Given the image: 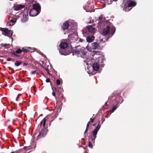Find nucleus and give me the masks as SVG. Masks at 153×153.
<instances>
[{
    "mask_svg": "<svg viewBox=\"0 0 153 153\" xmlns=\"http://www.w3.org/2000/svg\"><path fill=\"white\" fill-rule=\"evenodd\" d=\"M33 88L34 90L35 89V87L33 86Z\"/></svg>",
    "mask_w": 153,
    "mask_h": 153,
    "instance_id": "nucleus-46",
    "label": "nucleus"
},
{
    "mask_svg": "<svg viewBox=\"0 0 153 153\" xmlns=\"http://www.w3.org/2000/svg\"><path fill=\"white\" fill-rule=\"evenodd\" d=\"M11 53L13 54V53H16L14 51H13V52L11 51Z\"/></svg>",
    "mask_w": 153,
    "mask_h": 153,
    "instance_id": "nucleus-41",
    "label": "nucleus"
},
{
    "mask_svg": "<svg viewBox=\"0 0 153 153\" xmlns=\"http://www.w3.org/2000/svg\"><path fill=\"white\" fill-rule=\"evenodd\" d=\"M27 63H23V65H27Z\"/></svg>",
    "mask_w": 153,
    "mask_h": 153,
    "instance_id": "nucleus-43",
    "label": "nucleus"
},
{
    "mask_svg": "<svg viewBox=\"0 0 153 153\" xmlns=\"http://www.w3.org/2000/svg\"><path fill=\"white\" fill-rule=\"evenodd\" d=\"M73 52L75 55L83 58L85 57L87 53L85 50L83 48L75 49L73 50Z\"/></svg>",
    "mask_w": 153,
    "mask_h": 153,
    "instance_id": "nucleus-6",
    "label": "nucleus"
},
{
    "mask_svg": "<svg viewBox=\"0 0 153 153\" xmlns=\"http://www.w3.org/2000/svg\"><path fill=\"white\" fill-rule=\"evenodd\" d=\"M55 91L56 92L57 94H60L61 93V91H62L63 90L62 88L61 89V87H60L59 89H57L56 87H55Z\"/></svg>",
    "mask_w": 153,
    "mask_h": 153,
    "instance_id": "nucleus-20",
    "label": "nucleus"
},
{
    "mask_svg": "<svg viewBox=\"0 0 153 153\" xmlns=\"http://www.w3.org/2000/svg\"><path fill=\"white\" fill-rule=\"evenodd\" d=\"M48 130L45 128H42L40 131L39 134L36 137V139L39 140L41 138L45 137L47 134Z\"/></svg>",
    "mask_w": 153,
    "mask_h": 153,
    "instance_id": "nucleus-10",
    "label": "nucleus"
},
{
    "mask_svg": "<svg viewBox=\"0 0 153 153\" xmlns=\"http://www.w3.org/2000/svg\"><path fill=\"white\" fill-rule=\"evenodd\" d=\"M20 95H19V96L17 97L16 98V101H17L18 100V97H19Z\"/></svg>",
    "mask_w": 153,
    "mask_h": 153,
    "instance_id": "nucleus-39",
    "label": "nucleus"
},
{
    "mask_svg": "<svg viewBox=\"0 0 153 153\" xmlns=\"http://www.w3.org/2000/svg\"><path fill=\"white\" fill-rule=\"evenodd\" d=\"M12 60V58H8L7 59V60L8 61H10Z\"/></svg>",
    "mask_w": 153,
    "mask_h": 153,
    "instance_id": "nucleus-34",
    "label": "nucleus"
},
{
    "mask_svg": "<svg viewBox=\"0 0 153 153\" xmlns=\"http://www.w3.org/2000/svg\"><path fill=\"white\" fill-rule=\"evenodd\" d=\"M1 45H3V46L4 47H6V46H7V45H9V44H3V43H2L1 44Z\"/></svg>",
    "mask_w": 153,
    "mask_h": 153,
    "instance_id": "nucleus-31",
    "label": "nucleus"
},
{
    "mask_svg": "<svg viewBox=\"0 0 153 153\" xmlns=\"http://www.w3.org/2000/svg\"><path fill=\"white\" fill-rule=\"evenodd\" d=\"M115 31V28L113 26H107L103 29V34L105 35L108 34L109 37L112 36Z\"/></svg>",
    "mask_w": 153,
    "mask_h": 153,
    "instance_id": "nucleus-3",
    "label": "nucleus"
},
{
    "mask_svg": "<svg viewBox=\"0 0 153 153\" xmlns=\"http://www.w3.org/2000/svg\"><path fill=\"white\" fill-rule=\"evenodd\" d=\"M9 69L11 70L12 71H13V69L12 68H11L10 67H9Z\"/></svg>",
    "mask_w": 153,
    "mask_h": 153,
    "instance_id": "nucleus-40",
    "label": "nucleus"
},
{
    "mask_svg": "<svg viewBox=\"0 0 153 153\" xmlns=\"http://www.w3.org/2000/svg\"><path fill=\"white\" fill-rule=\"evenodd\" d=\"M30 74L32 75H33V74H38V73L37 71H31Z\"/></svg>",
    "mask_w": 153,
    "mask_h": 153,
    "instance_id": "nucleus-27",
    "label": "nucleus"
},
{
    "mask_svg": "<svg viewBox=\"0 0 153 153\" xmlns=\"http://www.w3.org/2000/svg\"><path fill=\"white\" fill-rule=\"evenodd\" d=\"M88 146L91 148V149H92L93 148V146L92 144L91 143L90 141H89L88 143Z\"/></svg>",
    "mask_w": 153,
    "mask_h": 153,
    "instance_id": "nucleus-26",
    "label": "nucleus"
},
{
    "mask_svg": "<svg viewBox=\"0 0 153 153\" xmlns=\"http://www.w3.org/2000/svg\"><path fill=\"white\" fill-rule=\"evenodd\" d=\"M22 63V62L20 61H17L15 63V65L17 66H18Z\"/></svg>",
    "mask_w": 153,
    "mask_h": 153,
    "instance_id": "nucleus-22",
    "label": "nucleus"
},
{
    "mask_svg": "<svg viewBox=\"0 0 153 153\" xmlns=\"http://www.w3.org/2000/svg\"><path fill=\"white\" fill-rule=\"evenodd\" d=\"M103 60L102 56H100L96 58L93 64L92 67L94 70L97 71L100 68V65L103 62Z\"/></svg>",
    "mask_w": 153,
    "mask_h": 153,
    "instance_id": "nucleus-5",
    "label": "nucleus"
},
{
    "mask_svg": "<svg viewBox=\"0 0 153 153\" xmlns=\"http://www.w3.org/2000/svg\"><path fill=\"white\" fill-rule=\"evenodd\" d=\"M56 83L57 85H59L61 83V82L60 80L59 79H57L56 81Z\"/></svg>",
    "mask_w": 153,
    "mask_h": 153,
    "instance_id": "nucleus-29",
    "label": "nucleus"
},
{
    "mask_svg": "<svg viewBox=\"0 0 153 153\" xmlns=\"http://www.w3.org/2000/svg\"><path fill=\"white\" fill-rule=\"evenodd\" d=\"M15 152H11L10 153H15Z\"/></svg>",
    "mask_w": 153,
    "mask_h": 153,
    "instance_id": "nucleus-47",
    "label": "nucleus"
},
{
    "mask_svg": "<svg viewBox=\"0 0 153 153\" xmlns=\"http://www.w3.org/2000/svg\"><path fill=\"white\" fill-rule=\"evenodd\" d=\"M96 123H94L93 125V126H94L96 125Z\"/></svg>",
    "mask_w": 153,
    "mask_h": 153,
    "instance_id": "nucleus-45",
    "label": "nucleus"
},
{
    "mask_svg": "<svg viewBox=\"0 0 153 153\" xmlns=\"http://www.w3.org/2000/svg\"><path fill=\"white\" fill-rule=\"evenodd\" d=\"M22 52H23L25 53H27L29 51L27 49H24V48H22Z\"/></svg>",
    "mask_w": 153,
    "mask_h": 153,
    "instance_id": "nucleus-28",
    "label": "nucleus"
},
{
    "mask_svg": "<svg viewBox=\"0 0 153 153\" xmlns=\"http://www.w3.org/2000/svg\"><path fill=\"white\" fill-rule=\"evenodd\" d=\"M88 128L89 127H87V126H86V128L84 133V135H85L87 133Z\"/></svg>",
    "mask_w": 153,
    "mask_h": 153,
    "instance_id": "nucleus-30",
    "label": "nucleus"
},
{
    "mask_svg": "<svg viewBox=\"0 0 153 153\" xmlns=\"http://www.w3.org/2000/svg\"><path fill=\"white\" fill-rule=\"evenodd\" d=\"M27 146H25L24 147L23 149H27Z\"/></svg>",
    "mask_w": 153,
    "mask_h": 153,
    "instance_id": "nucleus-42",
    "label": "nucleus"
},
{
    "mask_svg": "<svg viewBox=\"0 0 153 153\" xmlns=\"http://www.w3.org/2000/svg\"><path fill=\"white\" fill-rule=\"evenodd\" d=\"M94 39V37L93 36H88L86 38V40L88 42L90 43L93 41Z\"/></svg>",
    "mask_w": 153,
    "mask_h": 153,
    "instance_id": "nucleus-18",
    "label": "nucleus"
},
{
    "mask_svg": "<svg viewBox=\"0 0 153 153\" xmlns=\"http://www.w3.org/2000/svg\"><path fill=\"white\" fill-rule=\"evenodd\" d=\"M95 60L93 59H92L91 57H88L86 59V60H85L84 61L85 62H86V64L87 65H89L93 64V63L94 62Z\"/></svg>",
    "mask_w": 153,
    "mask_h": 153,
    "instance_id": "nucleus-11",
    "label": "nucleus"
},
{
    "mask_svg": "<svg viewBox=\"0 0 153 153\" xmlns=\"http://www.w3.org/2000/svg\"><path fill=\"white\" fill-rule=\"evenodd\" d=\"M136 5V2L134 0H123L121 6L124 11H128Z\"/></svg>",
    "mask_w": 153,
    "mask_h": 153,
    "instance_id": "nucleus-1",
    "label": "nucleus"
},
{
    "mask_svg": "<svg viewBox=\"0 0 153 153\" xmlns=\"http://www.w3.org/2000/svg\"><path fill=\"white\" fill-rule=\"evenodd\" d=\"M83 41V40L81 39H80L79 40V41L80 42H82V41Z\"/></svg>",
    "mask_w": 153,
    "mask_h": 153,
    "instance_id": "nucleus-38",
    "label": "nucleus"
},
{
    "mask_svg": "<svg viewBox=\"0 0 153 153\" xmlns=\"http://www.w3.org/2000/svg\"><path fill=\"white\" fill-rule=\"evenodd\" d=\"M33 9L37 10L40 13L41 11V7L40 5L37 4H35L33 5Z\"/></svg>",
    "mask_w": 153,
    "mask_h": 153,
    "instance_id": "nucleus-15",
    "label": "nucleus"
},
{
    "mask_svg": "<svg viewBox=\"0 0 153 153\" xmlns=\"http://www.w3.org/2000/svg\"><path fill=\"white\" fill-rule=\"evenodd\" d=\"M101 120H102L101 123H100V122L99 121L98 122L97 126L94 129L92 133V136L91 137V139L93 143H94L95 142V140L96 138V135L97 134L98 131L99 130L101 124H102L103 122L105 121V118L102 117L101 118Z\"/></svg>",
    "mask_w": 153,
    "mask_h": 153,
    "instance_id": "nucleus-4",
    "label": "nucleus"
},
{
    "mask_svg": "<svg viewBox=\"0 0 153 153\" xmlns=\"http://www.w3.org/2000/svg\"><path fill=\"white\" fill-rule=\"evenodd\" d=\"M28 18L27 13H23V16L21 18V21L22 22H25L27 21Z\"/></svg>",
    "mask_w": 153,
    "mask_h": 153,
    "instance_id": "nucleus-16",
    "label": "nucleus"
},
{
    "mask_svg": "<svg viewBox=\"0 0 153 153\" xmlns=\"http://www.w3.org/2000/svg\"><path fill=\"white\" fill-rule=\"evenodd\" d=\"M1 70V68H0V70Z\"/></svg>",
    "mask_w": 153,
    "mask_h": 153,
    "instance_id": "nucleus-49",
    "label": "nucleus"
},
{
    "mask_svg": "<svg viewBox=\"0 0 153 153\" xmlns=\"http://www.w3.org/2000/svg\"><path fill=\"white\" fill-rule=\"evenodd\" d=\"M25 7V5L24 4H17L14 6V10L16 11H18L24 8Z\"/></svg>",
    "mask_w": 153,
    "mask_h": 153,
    "instance_id": "nucleus-12",
    "label": "nucleus"
},
{
    "mask_svg": "<svg viewBox=\"0 0 153 153\" xmlns=\"http://www.w3.org/2000/svg\"><path fill=\"white\" fill-rule=\"evenodd\" d=\"M39 13V11L35 10L32 9L29 12L30 15L32 16H36Z\"/></svg>",
    "mask_w": 153,
    "mask_h": 153,
    "instance_id": "nucleus-14",
    "label": "nucleus"
},
{
    "mask_svg": "<svg viewBox=\"0 0 153 153\" xmlns=\"http://www.w3.org/2000/svg\"><path fill=\"white\" fill-rule=\"evenodd\" d=\"M6 28H1V29H0V30H1L2 31H4V29H5Z\"/></svg>",
    "mask_w": 153,
    "mask_h": 153,
    "instance_id": "nucleus-37",
    "label": "nucleus"
},
{
    "mask_svg": "<svg viewBox=\"0 0 153 153\" xmlns=\"http://www.w3.org/2000/svg\"><path fill=\"white\" fill-rule=\"evenodd\" d=\"M117 0H113L114 1H117Z\"/></svg>",
    "mask_w": 153,
    "mask_h": 153,
    "instance_id": "nucleus-48",
    "label": "nucleus"
},
{
    "mask_svg": "<svg viewBox=\"0 0 153 153\" xmlns=\"http://www.w3.org/2000/svg\"><path fill=\"white\" fill-rule=\"evenodd\" d=\"M95 31V29L91 25H89L82 31V33L84 36L87 37L90 33H94Z\"/></svg>",
    "mask_w": 153,
    "mask_h": 153,
    "instance_id": "nucleus-8",
    "label": "nucleus"
},
{
    "mask_svg": "<svg viewBox=\"0 0 153 153\" xmlns=\"http://www.w3.org/2000/svg\"><path fill=\"white\" fill-rule=\"evenodd\" d=\"M69 26V24L68 22H66L63 24L62 27L63 30H65L68 28Z\"/></svg>",
    "mask_w": 153,
    "mask_h": 153,
    "instance_id": "nucleus-17",
    "label": "nucleus"
},
{
    "mask_svg": "<svg viewBox=\"0 0 153 153\" xmlns=\"http://www.w3.org/2000/svg\"><path fill=\"white\" fill-rule=\"evenodd\" d=\"M22 52V50L20 48H18L16 51V53L17 54H19Z\"/></svg>",
    "mask_w": 153,
    "mask_h": 153,
    "instance_id": "nucleus-25",
    "label": "nucleus"
},
{
    "mask_svg": "<svg viewBox=\"0 0 153 153\" xmlns=\"http://www.w3.org/2000/svg\"><path fill=\"white\" fill-rule=\"evenodd\" d=\"M46 82H50V79L49 78L47 79L46 80Z\"/></svg>",
    "mask_w": 153,
    "mask_h": 153,
    "instance_id": "nucleus-32",
    "label": "nucleus"
},
{
    "mask_svg": "<svg viewBox=\"0 0 153 153\" xmlns=\"http://www.w3.org/2000/svg\"><path fill=\"white\" fill-rule=\"evenodd\" d=\"M46 121V119L45 118H44L42 120V124L43 126V128H45V123Z\"/></svg>",
    "mask_w": 153,
    "mask_h": 153,
    "instance_id": "nucleus-24",
    "label": "nucleus"
},
{
    "mask_svg": "<svg viewBox=\"0 0 153 153\" xmlns=\"http://www.w3.org/2000/svg\"><path fill=\"white\" fill-rule=\"evenodd\" d=\"M92 47L93 49L101 50L103 47V43L100 41L94 42L92 44Z\"/></svg>",
    "mask_w": 153,
    "mask_h": 153,
    "instance_id": "nucleus-9",
    "label": "nucleus"
},
{
    "mask_svg": "<svg viewBox=\"0 0 153 153\" xmlns=\"http://www.w3.org/2000/svg\"><path fill=\"white\" fill-rule=\"evenodd\" d=\"M4 32L5 34V35L8 36H11L13 35V31L11 30H9L7 28L4 29Z\"/></svg>",
    "mask_w": 153,
    "mask_h": 153,
    "instance_id": "nucleus-13",
    "label": "nucleus"
},
{
    "mask_svg": "<svg viewBox=\"0 0 153 153\" xmlns=\"http://www.w3.org/2000/svg\"><path fill=\"white\" fill-rule=\"evenodd\" d=\"M112 95L111 96V97H110L108 99V102H106L104 105V106H108L110 104H111V103H110V102L109 101L111 100V101H113V100H114V98H112Z\"/></svg>",
    "mask_w": 153,
    "mask_h": 153,
    "instance_id": "nucleus-19",
    "label": "nucleus"
},
{
    "mask_svg": "<svg viewBox=\"0 0 153 153\" xmlns=\"http://www.w3.org/2000/svg\"><path fill=\"white\" fill-rule=\"evenodd\" d=\"M42 120L40 123V127H41L42 126Z\"/></svg>",
    "mask_w": 153,
    "mask_h": 153,
    "instance_id": "nucleus-36",
    "label": "nucleus"
},
{
    "mask_svg": "<svg viewBox=\"0 0 153 153\" xmlns=\"http://www.w3.org/2000/svg\"><path fill=\"white\" fill-rule=\"evenodd\" d=\"M112 98H114V101H112L111 104L113 105L111 112V113L113 112L118 107L120 101V100L121 99V97L119 94L117 93L116 91H114L112 94Z\"/></svg>",
    "mask_w": 153,
    "mask_h": 153,
    "instance_id": "nucleus-2",
    "label": "nucleus"
},
{
    "mask_svg": "<svg viewBox=\"0 0 153 153\" xmlns=\"http://www.w3.org/2000/svg\"><path fill=\"white\" fill-rule=\"evenodd\" d=\"M68 44L66 42H62L61 43L60 45V46L61 49H59V52L62 55H69L70 53V52L69 51H66V50H62V49H65L66 48L68 47Z\"/></svg>",
    "mask_w": 153,
    "mask_h": 153,
    "instance_id": "nucleus-7",
    "label": "nucleus"
},
{
    "mask_svg": "<svg viewBox=\"0 0 153 153\" xmlns=\"http://www.w3.org/2000/svg\"><path fill=\"white\" fill-rule=\"evenodd\" d=\"M52 95L53 96L55 97L56 96V93L54 92H53L52 93Z\"/></svg>",
    "mask_w": 153,
    "mask_h": 153,
    "instance_id": "nucleus-33",
    "label": "nucleus"
},
{
    "mask_svg": "<svg viewBox=\"0 0 153 153\" xmlns=\"http://www.w3.org/2000/svg\"><path fill=\"white\" fill-rule=\"evenodd\" d=\"M9 20L10 21V22L12 23H15L16 22V18H11V19H10L9 18Z\"/></svg>",
    "mask_w": 153,
    "mask_h": 153,
    "instance_id": "nucleus-23",
    "label": "nucleus"
},
{
    "mask_svg": "<svg viewBox=\"0 0 153 153\" xmlns=\"http://www.w3.org/2000/svg\"><path fill=\"white\" fill-rule=\"evenodd\" d=\"M13 55L15 56H17V57H19V56L17 54V53H13Z\"/></svg>",
    "mask_w": 153,
    "mask_h": 153,
    "instance_id": "nucleus-35",
    "label": "nucleus"
},
{
    "mask_svg": "<svg viewBox=\"0 0 153 153\" xmlns=\"http://www.w3.org/2000/svg\"><path fill=\"white\" fill-rule=\"evenodd\" d=\"M47 72L49 74V70L48 69L47 70Z\"/></svg>",
    "mask_w": 153,
    "mask_h": 153,
    "instance_id": "nucleus-44",
    "label": "nucleus"
},
{
    "mask_svg": "<svg viewBox=\"0 0 153 153\" xmlns=\"http://www.w3.org/2000/svg\"><path fill=\"white\" fill-rule=\"evenodd\" d=\"M94 121V119H92L91 118L90 119V120L88 122V123L86 126L88 127H89V126L91 125Z\"/></svg>",
    "mask_w": 153,
    "mask_h": 153,
    "instance_id": "nucleus-21",
    "label": "nucleus"
}]
</instances>
